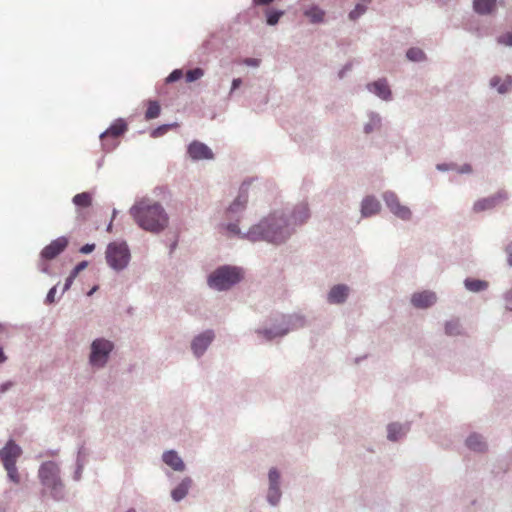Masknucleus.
<instances>
[{
    "label": "nucleus",
    "mask_w": 512,
    "mask_h": 512,
    "mask_svg": "<svg viewBox=\"0 0 512 512\" xmlns=\"http://www.w3.org/2000/svg\"><path fill=\"white\" fill-rule=\"evenodd\" d=\"M130 214L142 229L153 233L164 230L169 222L162 205L150 199L138 201L131 207Z\"/></svg>",
    "instance_id": "1"
},
{
    "label": "nucleus",
    "mask_w": 512,
    "mask_h": 512,
    "mask_svg": "<svg viewBox=\"0 0 512 512\" xmlns=\"http://www.w3.org/2000/svg\"><path fill=\"white\" fill-rule=\"evenodd\" d=\"M288 235L286 221L275 217L263 220L248 232V238L252 241L265 240L275 244L285 241Z\"/></svg>",
    "instance_id": "2"
},
{
    "label": "nucleus",
    "mask_w": 512,
    "mask_h": 512,
    "mask_svg": "<svg viewBox=\"0 0 512 512\" xmlns=\"http://www.w3.org/2000/svg\"><path fill=\"white\" fill-rule=\"evenodd\" d=\"M242 278L241 270L236 267H221L214 271L208 278L211 288L222 291L227 290Z\"/></svg>",
    "instance_id": "3"
},
{
    "label": "nucleus",
    "mask_w": 512,
    "mask_h": 512,
    "mask_svg": "<svg viewBox=\"0 0 512 512\" xmlns=\"http://www.w3.org/2000/svg\"><path fill=\"white\" fill-rule=\"evenodd\" d=\"M106 259L110 267L115 270L125 268L130 259V253L125 243H110L106 250Z\"/></svg>",
    "instance_id": "4"
},
{
    "label": "nucleus",
    "mask_w": 512,
    "mask_h": 512,
    "mask_svg": "<svg viewBox=\"0 0 512 512\" xmlns=\"http://www.w3.org/2000/svg\"><path fill=\"white\" fill-rule=\"evenodd\" d=\"M126 131V122L123 119H117L105 132L100 135L103 147L106 150L114 149L118 144L116 140Z\"/></svg>",
    "instance_id": "5"
},
{
    "label": "nucleus",
    "mask_w": 512,
    "mask_h": 512,
    "mask_svg": "<svg viewBox=\"0 0 512 512\" xmlns=\"http://www.w3.org/2000/svg\"><path fill=\"white\" fill-rule=\"evenodd\" d=\"M112 349L113 344L108 340L96 339L93 341L90 355V362L92 365L99 367L103 366Z\"/></svg>",
    "instance_id": "6"
},
{
    "label": "nucleus",
    "mask_w": 512,
    "mask_h": 512,
    "mask_svg": "<svg viewBox=\"0 0 512 512\" xmlns=\"http://www.w3.org/2000/svg\"><path fill=\"white\" fill-rule=\"evenodd\" d=\"M59 469L56 463L49 461L39 469V477L43 485L55 489L59 484Z\"/></svg>",
    "instance_id": "7"
},
{
    "label": "nucleus",
    "mask_w": 512,
    "mask_h": 512,
    "mask_svg": "<svg viewBox=\"0 0 512 512\" xmlns=\"http://www.w3.org/2000/svg\"><path fill=\"white\" fill-rule=\"evenodd\" d=\"M67 246L68 239L64 236L59 237L43 248L41 256L46 260H52L62 253Z\"/></svg>",
    "instance_id": "8"
},
{
    "label": "nucleus",
    "mask_w": 512,
    "mask_h": 512,
    "mask_svg": "<svg viewBox=\"0 0 512 512\" xmlns=\"http://www.w3.org/2000/svg\"><path fill=\"white\" fill-rule=\"evenodd\" d=\"M21 453V448L13 440H9L5 447L0 449V459L4 466L16 464Z\"/></svg>",
    "instance_id": "9"
},
{
    "label": "nucleus",
    "mask_w": 512,
    "mask_h": 512,
    "mask_svg": "<svg viewBox=\"0 0 512 512\" xmlns=\"http://www.w3.org/2000/svg\"><path fill=\"white\" fill-rule=\"evenodd\" d=\"M187 152L193 160H210L214 157L212 150L199 141H193L188 146Z\"/></svg>",
    "instance_id": "10"
},
{
    "label": "nucleus",
    "mask_w": 512,
    "mask_h": 512,
    "mask_svg": "<svg viewBox=\"0 0 512 512\" xmlns=\"http://www.w3.org/2000/svg\"><path fill=\"white\" fill-rule=\"evenodd\" d=\"M507 199L506 192H498L497 194L480 199L474 203L473 211L476 213L489 210L494 208L497 204H499L501 201Z\"/></svg>",
    "instance_id": "11"
},
{
    "label": "nucleus",
    "mask_w": 512,
    "mask_h": 512,
    "mask_svg": "<svg viewBox=\"0 0 512 512\" xmlns=\"http://www.w3.org/2000/svg\"><path fill=\"white\" fill-rule=\"evenodd\" d=\"M214 339V333L207 330L194 338L191 344L192 351L196 356H201Z\"/></svg>",
    "instance_id": "12"
},
{
    "label": "nucleus",
    "mask_w": 512,
    "mask_h": 512,
    "mask_svg": "<svg viewBox=\"0 0 512 512\" xmlns=\"http://www.w3.org/2000/svg\"><path fill=\"white\" fill-rule=\"evenodd\" d=\"M411 302L414 307L425 309L436 302V295L431 291L417 292L412 295Z\"/></svg>",
    "instance_id": "13"
},
{
    "label": "nucleus",
    "mask_w": 512,
    "mask_h": 512,
    "mask_svg": "<svg viewBox=\"0 0 512 512\" xmlns=\"http://www.w3.org/2000/svg\"><path fill=\"white\" fill-rule=\"evenodd\" d=\"M381 205L377 199L367 196L362 201L361 213L364 217L372 216L380 211Z\"/></svg>",
    "instance_id": "14"
},
{
    "label": "nucleus",
    "mask_w": 512,
    "mask_h": 512,
    "mask_svg": "<svg viewBox=\"0 0 512 512\" xmlns=\"http://www.w3.org/2000/svg\"><path fill=\"white\" fill-rule=\"evenodd\" d=\"M368 89L383 100H388L391 96L390 88L384 79H380L372 84H369Z\"/></svg>",
    "instance_id": "15"
},
{
    "label": "nucleus",
    "mask_w": 512,
    "mask_h": 512,
    "mask_svg": "<svg viewBox=\"0 0 512 512\" xmlns=\"http://www.w3.org/2000/svg\"><path fill=\"white\" fill-rule=\"evenodd\" d=\"M348 296V287L345 285H336L334 286L329 294L328 301L333 304L343 303Z\"/></svg>",
    "instance_id": "16"
},
{
    "label": "nucleus",
    "mask_w": 512,
    "mask_h": 512,
    "mask_svg": "<svg viewBox=\"0 0 512 512\" xmlns=\"http://www.w3.org/2000/svg\"><path fill=\"white\" fill-rule=\"evenodd\" d=\"M163 461L175 471H183L185 465L179 455L173 451H167L163 454Z\"/></svg>",
    "instance_id": "17"
},
{
    "label": "nucleus",
    "mask_w": 512,
    "mask_h": 512,
    "mask_svg": "<svg viewBox=\"0 0 512 512\" xmlns=\"http://www.w3.org/2000/svg\"><path fill=\"white\" fill-rule=\"evenodd\" d=\"M190 485L191 480L189 478L184 479L176 488L172 490V498L175 501H180L183 499L187 495Z\"/></svg>",
    "instance_id": "18"
},
{
    "label": "nucleus",
    "mask_w": 512,
    "mask_h": 512,
    "mask_svg": "<svg viewBox=\"0 0 512 512\" xmlns=\"http://www.w3.org/2000/svg\"><path fill=\"white\" fill-rule=\"evenodd\" d=\"M496 4V0H474V9L480 14H489L492 12Z\"/></svg>",
    "instance_id": "19"
},
{
    "label": "nucleus",
    "mask_w": 512,
    "mask_h": 512,
    "mask_svg": "<svg viewBox=\"0 0 512 512\" xmlns=\"http://www.w3.org/2000/svg\"><path fill=\"white\" fill-rule=\"evenodd\" d=\"M467 446L474 451H483L486 447L485 443L482 440V437L477 434L470 435L466 440Z\"/></svg>",
    "instance_id": "20"
},
{
    "label": "nucleus",
    "mask_w": 512,
    "mask_h": 512,
    "mask_svg": "<svg viewBox=\"0 0 512 512\" xmlns=\"http://www.w3.org/2000/svg\"><path fill=\"white\" fill-rule=\"evenodd\" d=\"M501 79L499 77H494L491 79V86L497 87L499 93H505L510 90L512 87V78L510 76H506L503 82L499 85Z\"/></svg>",
    "instance_id": "21"
},
{
    "label": "nucleus",
    "mask_w": 512,
    "mask_h": 512,
    "mask_svg": "<svg viewBox=\"0 0 512 512\" xmlns=\"http://www.w3.org/2000/svg\"><path fill=\"white\" fill-rule=\"evenodd\" d=\"M324 15V11L317 6H312L305 11V16H307L313 23L322 22Z\"/></svg>",
    "instance_id": "22"
},
{
    "label": "nucleus",
    "mask_w": 512,
    "mask_h": 512,
    "mask_svg": "<svg viewBox=\"0 0 512 512\" xmlns=\"http://www.w3.org/2000/svg\"><path fill=\"white\" fill-rule=\"evenodd\" d=\"M73 203L78 207H89L92 204V195L88 192L76 194L73 197Z\"/></svg>",
    "instance_id": "23"
},
{
    "label": "nucleus",
    "mask_w": 512,
    "mask_h": 512,
    "mask_svg": "<svg viewBox=\"0 0 512 512\" xmlns=\"http://www.w3.org/2000/svg\"><path fill=\"white\" fill-rule=\"evenodd\" d=\"M247 199V195L241 192L237 199L230 205L228 213H234L243 210L247 203Z\"/></svg>",
    "instance_id": "24"
},
{
    "label": "nucleus",
    "mask_w": 512,
    "mask_h": 512,
    "mask_svg": "<svg viewBox=\"0 0 512 512\" xmlns=\"http://www.w3.org/2000/svg\"><path fill=\"white\" fill-rule=\"evenodd\" d=\"M388 438L392 441L398 440L402 435H404V429L402 425L398 423H392L387 428Z\"/></svg>",
    "instance_id": "25"
},
{
    "label": "nucleus",
    "mask_w": 512,
    "mask_h": 512,
    "mask_svg": "<svg viewBox=\"0 0 512 512\" xmlns=\"http://www.w3.org/2000/svg\"><path fill=\"white\" fill-rule=\"evenodd\" d=\"M445 333L448 336H458L462 333V327L458 320H451L445 324Z\"/></svg>",
    "instance_id": "26"
},
{
    "label": "nucleus",
    "mask_w": 512,
    "mask_h": 512,
    "mask_svg": "<svg viewBox=\"0 0 512 512\" xmlns=\"http://www.w3.org/2000/svg\"><path fill=\"white\" fill-rule=\"evenodd\" d=\"M160 110V105L157 101H149L145 113V118L147 120L157 118L160 115Z\"/></svg>",
    "instance_id": "27"
},
{
    "label": "nucleus",
    "mask_w": 512,
    "mask_h": 512,
    "mask_svg": "<svg viewBox=\"0 0 512 512\" xmlns=\"http://www.w3.org/2000/svg\"><path fill=\"white\" fill-rule=\"evenodd\" d=\"M465 286L468 290L472 292H479L487 287V283L481 280L467 279L465 281Z\"/></svg>",
    "instance_id": "28"
},
{
    "label": "nucleus",
    "mask_w": 512,
    "mask_h": 512,
    "mask_svg": "<svg viewBox=\"0 0 512 512\" xmlns=\"http://www.w3.org/2000/svg\"><path fill=\"white\" fill-rule=\"evenodd\" d=\"M384 200L392 213H394V210L399 208V206L401 205L398 198L393 193H386L384 195Z\"/></svg>",
    "instance_id": "29"
},
{
    "label": "nucleus",
    "mask_w": 512,
    "mask_h": 512,
    "mask_svg": "<svg viewBox=\"0 0 512 512\" xmlns=\"http://www.w3.org/2000/svg\"><path fill=\"white\" fill-rule=\"evenodd\" d=\"M280 489L277 485H270L268 491V500L271 504L275 505L280 499Z\"/></svg>",
    "instance_id": "30"
},
{
    "label": "nucleus",
    "mask_w": 512,
    "mask_h": 512,
    "mask_svg": "<svg viewBox=\"0 0 512 512\" xmlns=\"http://www.w3.org/2000/svg\"><path fill=\"white\" fill-rule=\"evenodd\" d=\"M407 58L411 61H422L425 59L424 52L419 48H410L407 51Z\"/></svg>",
    "instance_id": "31"
},
{
    "label": "nucleus",
    "mask_w": 512,
    "mask_h": 512,
    "mask_svg": "<svg viewBox=\"0 0 512 512\" xmlns=\"http://www.w3.org/2000/svg\"><path fill=\"white\" fill-rule=\"evenodd\" d=\"M204 75V71L201 68H195L192 70L187 71L186 73V81L187 82H194L198 79H200Z\"/></svg>",
    "instance_id": "32"
},
{
    "label": "nucleus",
    "mask_w": 512,
    "mask_h": 512,
    "mask_svg": "<svg viewBox=\"0 0 512 512\" xmlns=\"http://www.w3.org/2000/svg\"><path fill=\"white\" fill-rule=\"evenodd\" d=\"M4 467H5L6 471H7L9 479L11 481H13L14 483H19L20 482V476H19V473L17 471L16 464L5 465Z\"/></svg>",
    "instance_id": "33"
},
{
    "label": "nucleus",
    "mask_w": 512,
    "mask_h": 512,
    "mask_svg": "<svg viewBox=\"0 0 512 512\" xmlns=\"http://www.w3.org/2000/svg\"><path fill=\"white\" fill-rule=\"evenodd\" d=\"M393 214H395L397 217H399L403 220H407L411 216V211L409 210L408 207L400 205L399 208L394 210Z\"/></svg>",
    "instance_id": "34"
},
{
    "label": "nucleus",
    "mask_w": 512,
    "mask_h": 512,
    "mask_svg": "<svg viewBox=\"0 0 512 512\" xmlns=\"http://www.w3.org/2000/svg\"><path fill=\"white\" fill-rule=\"evenodd\" d=\"M366 11V7L362 4H357L355 8L349 13V18L351 20H356Z\"/></svg>",
    "instance_id": "35"
},
{
    "label": "nucleus",
    "mask_w": 512,
    "mask_h": 512,
    "mask_svg": "<svg viewBox=\"0 0 512 512\" xmlns=\"http://www.w3.org/2000/svg\"><path fill=\"white\" fill-rule=\"evenodd\" d=\"M259 333L263 334L267 339H272L276 336H282V335L286 334L287 330L283 329V330H278L275 332H273L272 330H264V331H259Z\"/></svg>",
    "instance_id": "36"
},
{
    "label": "nucleus",
    "mask_w": 512,
    "mask_h": 512,
    "mask_svg": "<svg viewBox=\"0 0 512 512\" xmlns=\"http://www.w3.org/2000/svg\"><path fill=\"white\" fill-rule=\"evenodd\" d=\"M183 76V72L181 69H175L173 70L170 75L167 77L166 81L168 83L175 82L179 79H181Z\"/></svg>",
    "instance_id": "37"
},
{
    "label": "nucleus",
    "mask_w": 512,
    "mask_h": 512,
    "mask_svg": "<svg viewBox=\"0 0 512 512\" xmlns=\"http://www.w3.org/2000/svg\"><path fill=\"white\" fill-rule=\"evenodd\" d=\"M279 478H280V475H279V472L276 470V469H271L269 471V482H270V485H277L279 486Z\"/></svg>",
    "instance_id": "38"
},
{
    "label": "nucleus",
    "mask_w": 512,
    "mask_h": 512,
    "mask_svg": "<svg viewBox=\"0 0 512 512\" xmlns=\"http://www.w3.org/2000/svg\"><path fill=\"white\" fill-rule=\"evenodd\" d=\"M498 42L501 43V44L512 46V31L511 32H507V33L501 35L498 38Z\"/></svg>",
    "instance_id": "39"
},
{
    "label": "nucleus",
    "mask_w": 512,
    "mask_h": 512,
    "mask_svg": "<svg viewBox=\"0 0 512 512\" xmlns=\"http://www.w3.org/2000/svg\"><path fill=\"white\" fill-rule=\"evenodd\" d=\"M282 15L281 12H271L267 16V23L269 25H275L278 21L280 16Z\"/></svg>",
    "instance_id": "40"
},
{
    "label": "nucleus",
    "mask_w": 512,
    "mask_h": 512,
    "mask_svg": "<svg viewBox=\"0 0 512 512\" xmlns=\"http://www.w3.org/2000/svg\"><path fill=\"white\" fill-rule=\"evenodd\" d=\"M380 120L378 118H372L370 122L365 126L364 130L366 133H370L374 127L379 125Z\"/></svg>",
    "instance_id": "41"
},
{
    "label": "nucleus",
    "mask_w": 512,
    "mask_h": 512,
    "mask_svg": "<svg viewBox=\"0 0 512 512\" xmlns=\"http://www.w3.org/2000/svg\"><path fill=\"white\" fill-rule=\"evenodd\" d=\"M87 266H88V262L82 261V262L78 263L71 272L74 273V275L78 276V274L82 270H84Z\"/></svg>",
    "instance_id": "42"
},
{
    "label": "nucleus",
    "mask_w": 512,
    "mask_h": 512,
    "mask_svg": "<svg viewBox=\"0 0 512 512\" xmlns=\"http://www.w3.org/2000/svg\"><path fill=\"white\" fill-rule=\"evenodd\" d=\"M243 63L247 66L257 67L260 64V60L256 58H246L243 60Z\"/></svg>",
    "instance_id": "43"
},
{
    "label": "nucleus",
    "mask_w": 512,
    "mask_h": 512,
    "mask_svg": "<svg viewBox=\"0 0 512 512\" xmlns=\"http://www.w3.org/2000/svg\"><path fill=\"white\" fill-rule=\"evenodd\" d=\"M55 295H56V287H53L49 290L48 294H47V297H46V302L51 304L55 301Z\"/></svg>",
    "instance_id": "44"
},
{
    "label": "nucleus",
    "mask_w": 512,
    "mask_h": 512,
    "mask_svg": "<svg viewBox=\"0 0 512 512\" xmlns=\"http://www.w3.org/2000/svg\"><path fill=\"white\" fill-rule=\"evenodd\" d=\"M299 213L301 214L300 222H304L309 217L308 209L306 206L299 207Z\"/></svg>",
    "instance_id": "45"
},
{
    "label": "nucleus",
    "mask_w": 512,
    "mask_h": 512,
    "mask_svg": "<svg viewBox=\"0 0 512 512\" xmlns=\"http://www.w3.org/2000/svg\"><path fill=\"white\" fill-rule=\"evenodd\" d=\"M168 129H169V126H168V125H164V126H162V127H159V128L155 129V130L152 132V136H153V137L160 136V135H162L163 133H165Z\"/></svg>",
    "instance_id": "46"
},
{
    "label": "nucleus",
    "mask_w": 512,
    "mask_h": 512,
    "mask_svg": "<svg viewBox=\"0 0 512 512\" xmlns=\"http://www.w3.org/2000/svg\"><path fill=\"white\" fill-rule=\"evenodd\" d=\"M77 276L74 275V273H70V275L67 277L66 279V282H65V285H64V291L68 290L70 288V286L72 285L74 279L76 278Z\"/></svg>",
    "instance_id": "47"
},
{
    "label": "nucleus",
    "mask_w": 512,
    "mask_h": 512,
    "mask_svg": "<svg viewBox=\"0 0 512 512\" xmlns=\"http://www.w3.org/2000/svg\"><path fill=\"white\" fill-rule=\"evenodd\" d=\"M95 249V244H86L80 248V252L83 254L91 253Z\"/></svg>",
    "instance_id": "48"
},
{
    "label": "nucleus",
    "mask_w": 512,
    "mask_h": 512,
    "mask_svg": "<svg viewBox=\"0 0 512 512\" xmlns=\"http://www.w3.org/2000/svg\"><path fill=\"white\" fill-rule=\"evenodd\" d=\"M505 252L507 254V261L510 266H512V243L508 244L505 248Z\"/></svg>",
    "instance_id": "49"
},
{
    "label": "nucleus",
    "mask_w": 512,
    "mask_h": 512,
    "mask_svg": "<svg viewBox=\"0 0 512 512\" xmlns=\"http://www.w3.org/2000/svg\"><path fill=\"white\" fill-rule=\"evenodd\" d=\"M227 229L229 232H231L232 234H239V228L237 226V224H229L227 226Z\"/></svg>",
    "instance_id": "50"
},
{
    "label": "nucleus",
    "mask_w": 512,
    "mask_h": 512,
    "mask_svg": "<svg viewBox=\"0 0 512 512\" xmlns=\"http://www.w3.org/2000/svg\"><path fill=\"white\" fill-rule=\"evenodd\" d=\"M242 84V81L240 78H236L232 81V87H231V91H234L236 90L237 88L240 87V85Z\"/></svg>",
    "instance_id": "51"
},
{
    "label": "nucleus",
    "mask_w": 512,
    "mask_h": 512,
    "mask_svg": "<svg viewBox=\"0 0 512 512\" xmlns=\"http://www.w3.org/2000/svg\"><path fill=\"white\" fill-rule=\"evenodd\" d=\"M274 0H254V3L256 5H268L270 4L271 2H273Z\"/></svg>",
    "instance_id": "52"
},
{
    "label": "nucleus",
    "mask_w": 512,
    "mask_h": 512,
    "mask_svg": "<svg viewBox=\"0 0 512 512\" xmlns=\"http://www.w3.org/2000/svg\"><path fill=\"white\" fill-rule=\"evenodd\" d=\"M6 359H7V357L4 354L3 349H2V347H0V364L4 363L6 361Z\"/></svg>",
    "instance_id": "53"
},
{
    "label": "nucleus",
    "mask_w": 512,
    "mask_h": 512,
    "mask_svg": "<svg viewBox=\"0 0 512 512\" xmlns=\"http://www.w3.org/2000/svg\"><path fill=\"white\" fill-rule=\"evenodd\" d=\"M97 288H98L97 286L93 287V288L89 291L88 295H89V296H90V295H92V294L97 290Z\"/></svg>",
    "instance_id": "54"
},
{
    "label": "nucleus",
    "mask_w": 512,
    "mask_h": 512,
    "mask_svg": "<svg viewBox=\"0 0 512 512\" xmlns=\"http://www.w3.org/2000/svg\"><path fill=\"white\" fill-rule=\"evenodd\" d=\"M127 512H135L134 510H128Z\"/></svg>",
    "instance_id": "55"
}]
</instances>
